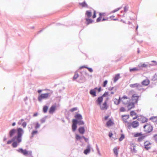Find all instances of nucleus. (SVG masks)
Returning a JSON list of instances; mask_svg holds the SVG:
<instances>
[{"instance_id": "0eeeda50", "label": "nucleus", "mask_w": 157, "mask_h": 157, "mask_svg": "<svg viewBox=\"0 0 157 157\" xmlns=\"http://www.w3.org/2000/svg\"><path fill=\"white\" fill-rule=\"evenodd\" d=\"M144 129L145 132L149 133L152 130L153 128L150 124H147L144 126Z\"/></svg>"}, {"instance_id": "7c9ffc66", "label": "nucleus", "mask_w": 157, "mask_h": 157, "mask_svg": "<svg viewBox=\"0 0 157 157\" xmlns=\"http://www.w3.org/2000/svg\"><path fill=\"white\" fill-rule=\"evenodd\" d=\"M147 66V65L145 63H141L138 65L139 67H145Z\"/></svg>"}, {"instance_id": "680f3d73", "label": "nucleus", "mask_w": 157, "mask_h": 157, "mask_svg": "<svg viewBox=\"0 0 157 157\" xmlns=\"http://www.w3.org/2000/svg\"><path fill=\"white\" fill-rule=\"evenodd\" d=\"M113 135V134H112V133L110 132H109V137L111 138V137H112Z\"/></svg>"}, {"instance_id": "774afa93", "label": "nucleus", "mask_w": 157, "mask_h": 157, "mask_svg": "<svg viewBox=\"0 0 157 157\" xmlns=\"http://www.w3.org/2000/svg\"><path fill=\"white\" fill-rule=\"evenodd\" d=\"M151 62H153V63H155V65H157V62H156V61H155V60H152L151 61Z\"/></svg>"}, {"instance_id": "37998d69", "label": "nucleus", "mask_w": 157, "mask_h": 157, "mask_svg": "<svg viewBox=\"0 0 157 157\" xmlns=\"http://www.w3.org/2000/svg\"><path fill=\"white\" fill-rule=\"evenodd\" d=\"M124 138V136L123 134H121V136L120 138L119 139V140L120 141H121Z\"/></svg>"}, {"instance_id": "a211bd4d", "label": "nucleus", "mask_w": 157, "mask_h": 157, "mask_svg": "<svg viewBox=\"0 0 157 157\" xmlns=\"http://www.w3.org/2000/svg\"><path fill=\"white\" fill-rule=\"evenodd\" d=\"M150 83V81L148 79H146L143 80L141 82V84L144 86H147Z\"/></svg>"}, {"instance_id": "bb28decb", "label": "nucleus", "mask_w": 157, "mask_h": 157, "mask_svg": "<svg viewBox=\"0 0 157 157\" xmlns=\"http://www.w3.org/2000/svg\"><path fill=\"white\" fill-rule=\"evenodd\" d=\"M85 14L88 18L92 16L91 12L89 10H87L85 13Z\"/></svg>"}, {"instance_id": "e433bc0d", "label": "nucleus", "mask_w": 157, "mask_h": 157, "mask_svg": "<svg viewBox=\"0 0 157 157\" xmlns=\"http://www.w3.org/2000/svg\"><path fill=\"white\" fill-rule=\"evenodd\" d=\"M82 137L80 136L79 135L76 134L75 135V138L76 140H80L82 138Z\"/></svg>"}, {"instance_id": "6ab92c4d", "label": "nucleus", "mask_w": 157, "mask_h": 157, "mask_svg": "<svg viewBox=\"0 0 157 157\" xmlns=\"http://www.w3.org/2000/svg\"><path fill=\"white\" fill-rule=\"evenodd\" d=\"M97 90V88L96 87L94 89L91 90L90 91V93L93 97H95L96 96V91Z\"/></svg>"}, {"instance_id": "13d9d810", "label": "nucleus", "mask_w": 157, "mask_h": 157, "mask_svg": "<svg viewBox=\"0 0 157 157\" xmlns=\"http://www.w3.org/2000/svg\"><path fill=\"white\" fill-rule=\"evenodd\" d=\"M99 15L100 17H102V16H104L105 15L104 13H99Z\"/></svg>"}, {"instance_id": "864d4df0", "label": "nucleus", "mask_w": 157, "mask_h": 157, "mask_svg": "<svg viewBox=\"0 0 157 157\" xmlns=\"http://www.w3.org/2000/svg\"><path fill=\"white\" fill-rule=\"evenodd\" d=\"M121 8H117L113 10L112 11V13H114L115 12H116L118 11Z\"/></svg>"}, {"instance_id": "cd10ccee", "label": "nucleus", "mask_w": 157, "mask_h": 157, "mask_svg": "<svg viewBox=\"0 0 157 157\" xmlns=\"http://www.w3.org/2000/svg\"><path fill=\"white\" fill-rule=\"evenodd\" d=\"M119 148L115 147L113 149V151L114 154H115L117 157L118 155V150Z\"/></svg>"}, {"instance_id": "9d476101", "label": "nucleus", "mask_w": 157, "mask_h": 157, "mask_svg": "<svg viewBox=\"0 0 157 157\" xmlns=\"http://www.w3.org/2000/svg\"><path fill=\"white\" fill-rule=\"evenodd\" d=\"M99 105L100 109L102 110H106L108 107V106L107 103L106 101H105L102 104H101Z\"/></svg>"}, {"instance_id": "7ed1b4c3", "label": "nucleus", "mask_w": 157, "mask_h": 157, "mask_svg": "<svg viewBox=\"0 0 157 157\" xmlns=\"http://www.w3.org/2000/svg\"><path fill=\"white\" fill-rule=\"evenodd\" d=\"M50 94L49 93L42 94L39 95L38 98V100L39 101H41L43 99H47L50 96Z\"/></svg>"}, {"instance_id": "c9c22d12", "label": "nucleus", "mask_w": 157, "mask_h": 157, "mask_svg": "<svg viewBox=\"0 0 157 157\" xmlns=\"http://www.w3.org/2000/svg\"><path fill=\"white\" fill-rule=\"evenodd\" d=\"M119 111L120 112H124L126 110L125 108L124 107H121L119 109Z\"/></svg>"}, {"instance_id": "ddd939ff", "label": "nucleus", "mask_w": 157, "mask_h": 157, "mask_svg": "<svg viewBox=\"0 0 157 157\" xmlns=\"http://www.w3.org/2000/svg\"><path fill=\"white\" fill-rule=\"evenodd\" d=\"M56 105H52L49 110L48 112L49 113L51 114H53L56 109Z\"/></svg>"}, {"instance_id": "58836bf2", "label": "nucleus", "mask_w": 157, "mask_h": 157, "mask_svg": "<svg viewBox=\"0 0 157 157\" xmlns=\"http://www.w3.org/2000/svg\"><path fill=\"white\" fill-rule=\"evenodd\" d=\"M38 131L36 130H33L32 133V137H33L34 136L37 134Z\"/></svg>"}, {"instance_id": "69168bd1", "label": "nucleus", "mask_w": 157, "mask_h": 157, "mask_svg": "<svg viewBox=\"0 0 157 157\" xmlns=\"http://www.w3.org/2000/svg\"><path fill=\"white\" fill-rule=\"evenodd\" d=\"M109 117V116H105L104 117L105 120H107L108 119Z\"/></svg>"}, {"instance_id": "4468645a", "label": "nucleus", "mask_w": 157, "mask_h": 157, "mask_svg": "<svg viewBox=\"0 0 157 157\" xmlns=\"http://www.w3.org/2000/svg\"><path fill=\"white\" fill-rule=\"evenodd\" d=\"M135 104L133 102H131L130 101L128 102V103L127 104V107L128 109V110H130L132 109L133 108L135 107Z\"/></svg>"}, {"instance_id": "e2e57ef3", "label": "nucleus", "mask_w": 157, "mask_h": 157, "mask_svg": "<svg viewBox=\"0 0 157 157\" xmlns=\"http://www.w3.org/2000/svg\"><path fill=\"white\" fill-rule=\"evenodd\" d=\"M82 137L84 139L85 141L87 142V141L88 139L86 138L84 136H82Z\"/></svg>"}, {"instance_id": "1a4fd4ad", "label": "nucleus", "mask_w": 157, "mask_h": 157, "mask_svg": "<svg viewBox=\"0 0 157 157\" xmlns=\"http://www.w3.org/2000/svg\"><path fill=\"white\" fill-rule=\"evenodd\" d=\"M130 86L132 88H136L139 90H140L141 89L140 88V87H142V86L139 84L136 83H135L132 84L130 85Z\"/></svg>"}, {"instance_id": "a878e982", "label": "nucleus", "mask_w": 157, "mask_h": 157, "mask_svg": "<svg viewBox=\"0 0 157 157\" xmlns=\"http://www.w3.org/2000/svg\"><path fill=\"white\" fill-rule=\"evenodd\" d=\"M75 118L77 120H80L82 119L81 115L80 114H77L75 116Z\"/></svg>"}, {"instance_id": "603ef678", "label": "nucleus", "mask_w": 157, "mask_h": 157, "mask_svg": "<svg viewBox=\"0 0 157 157\" xmlns=\"http://www.w3.org/2000/svg\"><path fill=\"white\" fill-rule=\"evenodd\" d=\"M77 110V108L76 107L73 108L70 110V111L71 112H73Z\"/></svg>"}, {"instance_id": "9b49d317", "label": "nucleus", "mask_w": 157, "mask_h": 157, "mask_svg": "<svg viewBox=\"0 0 157 157\" xmlns=\"http://www.w3.org/2000/svg\"><path fill=\"white\" fill-rule=\"evenodd\" d=\"M72 123V129L73 131H75L76 129L77 128L76 124L77 123V120L75 119H73Z\"/></svg>"}, {"instance_id": "2f4dec72", "label": "nucleus", "mask_w": 157, "mask_h": 157, "mask_svg": "<svg viewBox=\"0 0 157 157\" xmlns=\"http://www.w3.org/2000/svg\"><path fill=\"white\" fill-rule=\"evenodd\" d=\"M119 78V74H117L116 75L114 78V81L116 82L117 81Z\"/></svg>"}, {"instance_id": "79ce46f5", "label": "nucleus", "mask_w": 157, "mask_h": 157, "mask_svg": "<svg viewBox=\"0 0 157 157\" xmlns=\"http://www.w3.org/2000/svg\"><path fill=\"white\" fill-rule=\"evenodd\" d=\"M115 17L114 15H112L111 16H110L108 18L109 19H111V20H112L114 21H116L117 20V18L115 19H113V18Z\"/></svg>"}, {"instance_id": "39448f33", "label": "nucleus", "mask_w": 157, "mask_h": 157, "mask_svg": "<svg viewBox=\"0 0 157 157\" xmlns=\"http://www.w3.org/2000/svg\"><path fill=\"white\" fill-rule=\"evenodd\" d=\"M121 102L124 105H126L128 103V102L131 101V100L130 98L128 97L125 95H124L121 98Z\"/></svg>"}, {"instance_id": "c85d7f7f", "label": "nucleus", "mask_w": 157, "mask_h": 157, "mask_svg": "<svg viewBox=\"0 0 157 157\" xmlns=\"http://www.w3.org/2000/svg\"><path fill=\"white\" fill-rule=\"evenodd\" d=\"M86 20L87 22V25H88L90 24L91 23L93 22V21L92 19L88 18H86Z\"/></svg>"}, {"instance_id": "f3484780", "label": "nucleus", "mask_w": 157, "mask_h": 157, "mask_svg": "<svg viewBox=\"0 0 157 157\" xmlns=\"http://www.w3.org/2000/svg\"><path fill=\"white\" fill-rule=\"evenodd\" d=\"M16 132H17V129L16 130L15 129H13L11 130L9 132V135L10 137H12L14 136L16 133Z\"/></svg>"}, {"instance_id": "c756f323", "label": "nucleus", "mask_w": 157, "mask_h": 157, "mask_svg": "<svg viewBox=\"0 0 157 157\" xmlns=\"http://www.w3.org/2000/svg\"><path fill=\"white\" fill-rule=\"evenodd\" d=\"M143 134L141 132L135 133L134 134V137H139L142 136Z\"/></svg>"}, {"instance_id": "f03ea898", "label": "nucleus", "mask_w": 157, "mask_h": 157, "mask_svg": "<svg viewBox=\"0 0 157 157\" xmlns=\"http://www.w3.org/2000/svg\"><path fill=\"white\" fill-rule=\"evenodd\" d=\"M122 121L126 124L128 128L131 127V123L129 122V115H123L121 116Z\"/></svg>"}, {"instance_id": "0e129e2a", "label": "nucleus", "mask_w": 157, "mask_h": 157, "mask_svg": "<svg viewBox=\"0 0 157 157\" xmlns=\"http://www.w3.org/2000/svg\"><path fill=\"white\" fill-rule=\"evenodd\" d=\"M101 87H100L98 89L97 88V90H98V92H100L101 91Z\"/></svg>"}, {"instance_id": "09e8293b", "label": "nucleus", "mask_w": 157, "mask_h": 157, "mask_svg": "<svg viewBox=\"0 0 157 157\" xmlns=\"http://www.w3.org/2000/svg\"><path fill=\"white\" fill-rule=\"evenodd\" d=\"M108 95V92H105L102 96L103 97H107Z\"/></svg>"}, {"instance_id": "3c124183", "label": "nucleus", "mask_w": 157, "mask_h": 157, "mask_svg": "<svg viewBox=\"0 0 157 157\" xmlns=\"http://www.w3.org/2000/svg\"><path fill=\"white\" fill-rule=\"evenodd\" d=\"M96 17V11L95 10H94L93 15L92 16L93 18H94Z\"/></svg>"}, {"instance_id": "052dcab7", "label": "nucleus", "mask_w": 157, "mask_h": 157, "mask_svg": "<svg viewBox=\"0 0 157 157\" xmlns=\"http://www.w3.org/2000/svg\"><path fill=\"white\" fill-rule=\"evenodd\" d=\"M87 67L85 66H83L80 67V69H81L83 68H87Z\"/></svg>"}, {"instance_id": "b1692460", "label": "nucleus", "mask_w": 157, "mask_h": 157, "mask_svg": "<svg viewBox=\"0 0 157 157\" xmlns=\"http://www.w3.org/2000/svg\"><path fill=\"white\" fill-rule=\"evenodd\" d=\"M78 130L79 133L81 134H83L85 132V130L84 128L83 127H80L78 128Z\"/></svg>"}, {"instance_id": "20e7f679", "label": "nucleus", "mask_w": 157, "mask_h": 157, "mask_svg": "<svg viewBox=\"0 0 157 157\" xmlns=\"http://www.w3.org/2000/svg\"><path fill=\"white\" fill-rule=\"evenodd\" d=\"M18 151L21 152L25 156H32V151H28L25 149H23L22 148H19L17 150Z\"/></svg>"}, {"instance_id": "2eb2a0df", "label": "nucleus", "mask_w": 157, "mask_h": 157, "mask_svg": "<svg viewBox=\"0 0 157 157\" xmlns=\"http://www.w3.org/2000/svg\"><path fill=\"white\" fill-rule=\"evenodd\" d=\"M130 114L131 116L133 117V120L136 119L138 117V115L134 111H131L130 112Z\"/></svg>"}, {"instance_id": "aec40b11", "label": "nucleus", "mask_w": 157, "mask_h": 157, "mask_svg": "<svg viewBox=\"0 0 157 157\" xmlns=\"http://www.w3.org/2000/svg\"><path fill=\"white\" fill-rule=\"evenodd\" d=\"M79 5L82 8L86 7L88 8L89 7L88 5L86 3L85 1H84L81 3H79Z\"/></svg>"}, {"instance_id": "ea45409f", "label": "nucleus", "mask_w": 157, "mask_h": 157, "mask_svg": "<svg viewBox=\"0 0 157 157\" xmlns=\"http://www.w3.org/2000/svg\"><path fill=\"white\" fill-rule=\"evenodd\" d=\"M77 123L79 125H83L84 124V122L83 121H78L77 120Z\"/></svg>"}, {"instance_id": "dca6fc26", "label": "nucleus", "mask_w": 157, "mask_h": 157, "mask_svg": "<svg viewBox=\"0 0 157 157\" xmlns=\"http://www.w3.org/2000/svg\"><path fill=\"white\" fill-rule=\"evenodd\" d=\"M139 125V123L138 121H135L131 123V126H132L133 128H135L138 127Z\"/></svg>"}, {"instance_id": "a18cd8bd", "label": "nucleus", "mask_w": 157, "mask_h": 157, "mask_svg": "<svg viewBox=\"0 0 157 157\" xmlns=\"http://www.w3.org/2000/svg\"><path fill=\"white\" fill-rule=\"evenodd\" d=\"M24 121V120L23 119H22L19 121L18 122V124L20 125H21V123H22Z\"/></svg>"}, {"instance_id": "c03bdc74", "label": "nucleus", "mask_w": 157, "mask_h": 157, "mask_svg": "<svg viewBox=\"0 0 157 157\" xmlns=\"http://www.w3.org/2000/svg\"><path fill=\"white\" fill-rule=\"evenodd\" d=\"M22 126L24 128H25L27 125V123L25 122H24L21 124Z\"/></svg>"}, {"instance_id": "5701e85b", "label": "nucleus", "mask_w": 157, "mask_h": 157, "mask_svg": "<svg viewBox=\"0 0 157 157\" xmlns=\"http://www.w3.org/2000/svg\"><path fill=\"white\" fill-rule=\"evenodd\" d=\"M114 123L113 121L111 119H110L106 123V126L107 127H109L113 125Z\"/></svg>"}, {"instance_id": "5fc2aeb1", "label": "nucleus", "mask_w": 157, "mask_h": 157, "mask_svg": "<svg viewBox=\"0 0 157 157\" xmlns=\"http://www.w3.org/2000/svg\"><path fill=\"white\" fill-rule=\"evenodd\" d=\"M102 17H101L99 16V17H98V18L97 19L96 21H97V22H100V21H101V19H102Z\"/></svg>"}, {"instance_id": "f704fd0d", "label": "nucleus", "mask_w": 157, "mask_h": 157, "mask_svg": "<svg viewBox=\"0 0 157 157\" xmlns=\"http://www.w3.org/2000/svg\"><path fill=\"white\" fill-rule=\"evenodd\" d=\"M35 128L36 129H37L39 128V127L40 126V124L38 122H36L35 123Z\"/></svg>"}, {"instance_id": "6e6552de", "label": "nucleus", "mask_w": 157, "mask_h": 157, "mask_svg": "<svg viewBox=\"0 0 157 157\" xmlns=\"http://www.w3.org/2000/svg\"><path fill=\"white\" fill-rule=\"evenodd\" d=\"M139 96L136 94H133L131 97V100L132 102L136 104L137 103L139 100Z\"/></svg>"}, {"instance_id": "4d7b16f0", "label": "nucleus", "mask_w": 157, "mask_h": 157, "mask_svg": "<svg viewBox=\"0 0 157 157\" xmlns=\"http://www.w3.org/2000/svg\"><path fill=\"white\" fill-rule=\"evenodd\" d=\"M87 69L88 70V71L90 72H92L93 71V69H92V68H89V67H87Z\"/></svg>"}, {"instance_id": "423d86ee", "label": "nucleus", "mask_w": 157, "mask_h": 157, "mask_svg": "<svg viewBox=\"0 0 157 157\" xmlns=\"http://www.w3.org/2000/svg\"><path fill=\"white\" fill-rule=\"evenodd\" d=\"M137 145L132 142H131L130 144V149L131 152L132 153H136L137 151Z\"/></svg>"}, {"instance_id": "473e14b6", "label": "nucleus", "mask_w": 157, "mask_h": 157, "mask_svg": "<svg viewBox=\"0 0 157 157\" xmlns=\"http://www.w3.org/2000/svg\"><path fill=\"white\" fill-rule=\"evenodd\" d=\"M48 107L47 106H44L43 108V112L44 113H46L48 110Z\"/></svg>"}, {"instance_id": "72a5a7b5", "label": "nucleus", "mask_w": 157, "mask_h": 157, "mask_svg": "<svg viewBox=\"0 0 157 157\" xmlns=\"http://www.w3.org/2000/svg\"><path fill=\"white\" fill-rule=\"evenodd\" d=\"M144 137V136L143 134H142V136H140L138 138V141L139 142L143 140Z\"/></svg>"}, {"instance_id": "393cba45", "label": "nucleus", "mask_w": 157, "mask_h": 157, "mask_svg": "<svg viewBox=\"0 0 157 157\" xmlns=\"http://www.w3.org/2000/svg\"><path fill=\"white\" fill-rule=\"evenodd\" d=\"M121 98L119 97V98L118 99H117L116 98H115L114 100V104L116 105H118L121 102Z\"/></svg>"}, {"instance_id": "4be33fe9", "label": "nucleus", "mask_w": 157, "mask_h": 157, "mask_svg": "<svg viewBox=\"0 0 157 157\" xmlns=\"http://www.w3.org/2000/svg\"><path fill=\"white\" fill-rule=\"evenodd\" d=\"M103 97L101 96L98 97L97 100V103L99 105H100L103 100Z\"/></svg>"}, {"instance_id": "49530a36", "label": "nucleus", "mask_w": 157, "mask_h": 157, "mask_svg": "<svg viewBox=\"0 0 157 157\" xmlns=\"http://www.w3.org/2000/svg\"><path fill=\"white\" fill-rule=\"evenodd\" d=\"M40 121L41 123H43L45 122L46 121V118H42L40 120Z\"/></svg>"}, {"instance_id": "bf43d9fd", "label": "nucleus", "mask_w": 157, "mask_h": 157, "mask_svg": "<svg viewBox=\"0 0 157 157\" xmlns=\"http://www.w3.org/2000/svg\"><path fill=\"white\" fill-rule=\"evenodd\" d=\"M154 138L155 140L157 142V135H155L154 136Z\"/></svg>"}, {"instance_id": "de8ad7c7", "label": "nucleus", "mask_w": 157, "mask_h": 157, "mask_svg": "<svg viewBox=\"0 0 157 157\" xmlns=\"http://www.w3.org/2000/svg\"><path fill=\"white\" fill-rule=\"evenodd\" d=\"M78 76V75L77 73H75L74 77H73V79H76L77 78Z\"/></svg>"}, {"instance_id": "338daca9", "label": "nucleus", "mask_w": 157, "mask_h": 157, "mask_svg": "<svg viewBox=\"0 0 157 157\" xmlns=\"http://www.w3.org/2000/svg\"><path fill=\"white\" fill-rule=\"evenodd\" d=\"M38 115V113H35L33 115V117H36V116Z\"/></svg>"}, {"instance_id": "a19ab883", "label": "nucleus", "mask_w": 157, "mask_h": 157, "mask_svg": "<svg viewBox=\"0 0 157 157\" xmlns=\"http://www.w3.org/2000/svg\"><path fill=\"white\" fill-rule=\"evenodd\" d=\"M141 121L142 122H145L147 121V119L146 118L142 117H141Z\"/></svg>"}, {"instance_id": "f8f14e48", "label": "nucleus", "mask_w": 157, "mask_h": 157, "mask_svg": "<svg viewBox=\"0 0 157 157\" xmlns=\"http://www.w3.org/2000/svg\"><path fill=\"white\" fill-rule=\"evenodd\" d=\"M145 148L147 150L150 149L151 147V144L148 141H146L144 143Z\"/></svg>"}, {"instance_id": "f257e3e1", "label": "nucleus", "mask_w": 157, "mask_h": 157, "mask_svg": "<svg viewBox=\"0 0 157 157\" xmlns=\"http://www.w3.org/2000/svg\"><path fill=\"white\" fill-rule=\"evenodd\" d=\"M17 136H14L12 140H9L7 142V144H10L13 142L12 144V146L13 147H16L17 146V144L21 142V136L24 132L23 130L21 128H17Z\"/></svg>"}, {"instance_id": "6e6d98bb", "label": "nucleus", "mask_w": 157, "mask_h": 157, "mask_svg": "<svg viewBox=\"0 0 157 157\" xmlns=\"http://www.w3.org/2000/svg\"><path fill=\"white\" fill-rule=\"evenodd\" d=\"M128 6H126L124 8V11L125 13H126V12L128 10Z\"/></svg>"}, {"instance_id": "8fccbe9b", "label": "nucleus", "mask_w": 157, "mask_h": 157, "mask_svg": "<svg viewBox=\"0 0 157 157\" xmlns=\"http://www.w3.org/2000/svg\"><path fill=\"white\" fill-rule=\"evenodd\" d=\"M107 84V80H105L103 82V87H105L106 86V85Z\"/></svg>"}, {"instance_id": "4c0bfd02", "label": "nucleus", "mask_w": 157, "mask_h": 157, "mask_svg": "<svg viewBox=\"0 0 157 157\" xmlns=\"http://www.w3.org/2000/svg\"><path fill=\"white\" fill-rule=\"evenodd\" d=\"M139 70L137 68L134 67L133 68H131L130 69V72L134 71H137Z\"/></svg>"}, {"instance_id": "412c9836", "label": "nucleus", "mask_w": 157, "mask_h": 157, "mask_svg": "<svg viewBox=\"0 0 157 157\" xmlns=\"http://www.w3.org/2000/svg\"><path fill=\"white\" fill-rule=\"evenodd\" d=\"M91 147L90 145H88L87 147V148L84 150V153L85 155H87L89 153L90 151Z\"/></svg>"}]
</instances>
